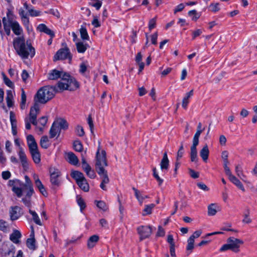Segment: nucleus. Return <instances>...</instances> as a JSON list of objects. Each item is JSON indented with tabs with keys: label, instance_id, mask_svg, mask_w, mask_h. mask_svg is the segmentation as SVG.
Instances as JSON below:
<instances>
[{
	"label": "nucleus",
	"instance_id": "nucleus-1",
	"mask_svg": "<svg viewBox=\"0 0 257 257\" xmlns=\"http://www.w3.org/2000/svg\"><path fill=\"white\" fill-rule=\"evenodd\" d=\"M59 78H61V80L58 83L56 88L60 91H73L79 87L78 82L74 78L63 71L54 69L49 73L48 78L50 80H56Z\"/></svg>",
	"mask_w": 257,
	"mask_h": 257
},
{
	"label": "nucleus",
	"instance_id": "nucleus-2",
	"mask_svg": "<svg viewBox=\"0 0 257 257\" xmlns=\"http://www.w3.org/2000/svg\"><path fill=\"white\" fill-rule=\"evenodd\" d=\"M13 46L17 53L23 59H27L29 56L33 57L35 55V49L28 41L26 42L23 36L15 38Z\"/></svg>",
	"mask_w": 257,
	"mask_h": 257
},
{
	"label": "nucleus",
	"instance_id": "nucleus-3",
	"mask_svg": "<svg viewBox=\"0 0 257 257\" xmlns=\"http://www.w3.org/2000/svg\"><path fill=\"white\" fill-rule=\"evenodd\" d=\"M61 91L56 86H44L37 91L34 97V101L37 103L45 104L54 96L55 93Z\"/></svg>",
	"mask_w": 257,
	"mask_h": 257
},
{
	"label": "nucleus",
	"instance_id": "nucleus-4",
	"mask_svg": "<svg viewBox=\"0 0 257 257\" xmlns=\"http://www.w3.org/2000/svg\"><path fill=\"white\" fill-rule=\"evenodd\" d=\"M9 184L12 187V191L18 197H21L24 192H26V195L31 197L34 192L32 184H27L18 179L10 180Z\"/></svg>",
	"mask_w": 257,
	"mask_h": 257
},
{
	"label": "nucleus",
	"instance_id": "nucleus-5",
	"mask_svg": "<svg viewBox=\"0 0 257 257\" xmlns=\"http://www.w3.org/2000/svg\"><path fill=\"white\" fill-rule=\"evenodd\" d=\"M95 170L97 173L106 171L104 168L107 166L106 154L104 150H100V142L98 143V147L96 154Z\"/></svg>",
	"mask_w": 257,
	"mask_h": 257
},
{
	"label": "nucleus",
	"instance_id": "nucleus-6",
	"mask_svg": "<svg viewBox=\"0 0 257 257\" xmlns=\"http://www.w3.org/2000/svg\"><path fill=\"white\" fill-rule=\"evenodd\" d=\"M243 244V240L233 237H230L227 240V243L223 244L219 250L220 251H224L230 249L237 253L240 251V246Z\"/></svg>",
	"mask_w": 257,
	"mask_h": 257
},
{
	"label": "nucleus",
	"instance_id": "nucleus-7",
	"mask_svg": "<svg viewBox=\"0 0 257 257\" xmlns=\"http://www.w3.org/2000/svg\"><path fill=\"white\" fill-rule=\"evenodd\" d=\"M68 59L70 62L72 59V55L69 48L67 47L59 49L54 57V61L59 60Z\"/></svg>",
	"mask_w": 257,
	"mask_h": 257
},
{
	"label": "nucleus",
	"instance_id": "nucleus-8",
	"mask_svg": "<svg viewBox=\"0 0 257 257\" xmlns=\"http://www.w3.org/2000/svg\"><path fill=\"white\" fill-rule=\"evenodd\" d=\"M140 239L142 240L149 237L152 233V228L150 226H141L137 228Z\"/></svg>",
	"mask_w": 257,
	"mask_h": 257
},
{
	"label": "nucleus",
	"instance_id": "nucleus-9",
	"mask_svg": "<svg viewBox=\"0 0 257 257\" xmlns=\"http://www.w3.org/2000/svg\"><path fill=\"white\" fill-rule=\"evenodd\" d=\"M23 214L22 208L19 206H15L10 208L9 215L12 221L18 219Z\"/></svg>",
	"mask_w": 257,
	"mask_h": 257
},
{
	"label": "nucleus",
	"instance_id": "nucleus-10",
	"mask_svg": "<svg viewBox=\"0 0 257 257\" xmlns=\"http://www.w3.org/2000/svg\"><path fill=\"white\" fill-rule=\"evenodd\" d=\"M60 175V172L57 169L54 168L50 169V181L52 185L56 186L59 185Z\"/></svg>",
	"mask_w": 257,
	"mask_h": 257
},
{
	"label": "nucleus",
	"instance_id": "nucleus-11",
	"mask_svg": "<svg viewBox=\"0 0 257 257\" xmlns=\"http://www.w3.org/2000/svg\"><path fill=\"white\" fill-rule=\"evenodd\" d=\"M39 111L40 108L39 104L35 102L34 105L31 108L29 118H28L30 121H31V123L34 125H36L37 124V117L38 114L39 113Z\"/></svg>",
	"mask_w": 257,
	"mask_h": 257
},
{
	"label": "nucleus",
	"instance_id": "nucleus-12",
	"mask_svg": "<svg viewBox=\"0 0 257 257\" xmlns=\"http://www.w3.org/2000/svg\"><path fill=\"white\" fill-rule=\"evenodd\" d=\"M98 174L100 176L101 180V182L100 184V188L103 190L106 191L107 188L106 184H107L109 182V179L108 176L107 171H103V172L98 173Z\"/></svg>",
	"mask_w": 257,
	"mask_h": 257
},
{
	"label": "nucleus",
	"instance_id": "nucleus-13",
	"mask_svg": "<svg viewBox=\"0 0 257 257\" xmlns=\"http://www.w3.org/2000/svg\"><path fill=\"white\" fill-rule=\"evenodd\" d=\"M230 182L234 184L237 188L240 189L243 192H245V188L242 183L231 173L227 175Z\"/></svg>",
	"mask_w": 257,
	"mask_h": 257
},
{
	"label": "nucleus",
	"instance_id": "nucleus-14",
	"mask_svg": "<svg viewBox=\"0 0 257 257\" xmlns=\"http://www.w3.org/2000/svg\"><path fill=\"white\" fill-rule=\"evenodd\" d=\"M199 143L192 142V145L190 148V159L191 162H197V146Z\"/></svg>",
	"mask_w": 257,
	"mask_h": 257
},
{
	"label": "nucleus",
	"instance_id": "nucleus-15",
	"mask_svg": "<svg viewBox=\"0 0 257 257\" xmlns=\"http://www.w3.org/2000/svg\"><path fill=\"white\" fill-rule=\"evenodd\" d=\"M19 156L23 168L25 170H27L28 168L27 158L22 148H20L19 149Z\"/></svg>",
	"mask_w": 257,
	"mask_h": 257
},
{
	"label": "nucleus",
	"instance_id": "nucleus-16",
	"mask_svg": "<svg viewBox=\"0 0 257 257\" xmlns=\"http://www.w3.org/2000/svg\"><path fill=\"white\" fill-rule=\"evenodd\" d=\"M21 236V232L18 230L15 229L10 235V239L14 243L19 244L20 242V239Z\"/></svg>",
	"mask_w": 257,
	"mask_h": 257
},
{
	"label": "nucleus",
	"instance_id": "nucleus-17",
	"mask_svg": "<svg viewBox=\"0 0 257 257\" xmlns=\"http://www.w3.org/2000/svg\"><path fill=\"white\" fill-rule=\"evenodd\" d=\"M99 239L97 235H93L91 236L87 240V246L88 248L91 249L93 248Z\"/></svg>",
	"mask_w": 257,
	"mask_h": 257
},
{
	"label": "nucleus",
	"instance_id": "nucleus-18",
	"mask_svg": "<svg viewBox=\"0 0 257 257\" xmlns=\"http://www.w3.org/2000/svg\"><path fill=\"white\" fill-rule=\"evenodd\" d=\"M169 165V161L168 158L167 153L165 152L163 158L161 161L160 166L161 169L163 171L168 170Z\"/></svg>",
	"mask_w": 257,
	"mask_h": 257
},
{
	"label": "nucleus",
	"instance_id": "nucleus-19",
	"mask_svg": "<svg viewBox=\"0 0 257 257\" xmlns=\"http://www.w3.org/2000/svg\"><path fill=\"white\" fill-rule=\"evenodd\" d=\"M209 154L208 145L205 144L200 151V155L204 162H206Z\"/></svg>",
	"mask_w": 257,
	"mask_h": 257
},
{
	"label": "nucleus",
	"instance_id": "nucleus-20",
	"mask_svg": "<svg viewBox=\"0 0 257 257\" xmlns=\"http://www.w3.org/2000/svg\"><path fill=\"white\" fill-rule=\"evenodd\" d=\"M37 30H39L40 32H44L50 35L51 37H53L54 36V32L49 28H48L45 24H40L37 27Z\"/></svg>",
	"mask_w": 257,
	"mask_h": 257
},
{
	"label": "nucleus",
	"instance_id": "nucleus-21",
	"mask_svg": "<svg viewBox=\"0 0 257 257\" xmlns=\"http://www.w3.org/2000/svg\"><path fill=\"white\" fill-rule=\"evenodd\" d=\"M67 160L73 165H76L78 163V159L77 156L72 152H68L66 154Z\"/></svg>",
	"mask_w": 257,
	"mask_h": 257
},
{
	"label": "nucleus",
	"instance_id": "nucleus-22",
	"mask_svg": "<svg viewBox=\"0 0 257 257\" xmlns=\"http://www.w3.org/2000/svg\"><path fill=\"white\" fill-rule=\"evenodd\" d=\"M11 28L15 35L21 36V35L23 33V29L17 22L14 21L12 24Z\"/></svg>",
	"mask_w": 257,
	"mask_h": 257
},
{
	"label": "nucleus",
	"instance_id": "nucleus-23",
	"mask_svg": "<svg viewBox=\"0 0 257 257\" xmlns=\"http://www.w3.org/2000/svg\"><path fill=\"white\" fill-rule=\"evenodd\" d=\"M60 133V129L57 126L54 122L49 132L50 137L51 138H54L57 134L59 136Z\"/></svg>",
	"mask_w": 257,
	"mask_h": 257
},
{
	"label": "nucleus",
	"instance_id": "nucleus-24",
	"mask_svg": "<svg viewBox=\"0 0 257 257\" xmlns=\"http://www.w3.org/2000/svg\"><path fill=\"white\" fill-rule=\"evenodd\" d=\"M203 131L204 128L202 129V124L199 122L197 125V131L193 137L192 142L199 143L200 136Z\"/></svg>",
	"mask_w": 257,
	"mask_h": 257
},
{
	"label": "nucleus",
	"instance_id": "nucleus-25",
	"mask_svg": "<svg viewBox=\"0 0 257 257\" xmlns=\"http://www.w3.org/2000/svg\"><path fill=\"white\" fill-rule=\"evenodd\" d=\"M54 122L57 126L61 130H67L68 127V124L66 120L60 118L55 121Z\"/></svg>",
	"mask_w": 257,
	"mask_h": 257
},
{
	"label": "nucleus",
	"instance_id": "nucleus-26",
	"mask_svg": "<svg viewBox=\"0 0 257 257\" xmlns=\"http://www.w3.org/2000/svg\"><path fill=\"white\" fill-rule=\"evenodd\" d=\"M143 56L141 52H139L136 57V62L139 66V72H141L144 68L145 64L142 62Z\"/></svg>",
	"mask_w": 257,
	"mask_h": 257
},
{
	"label": "nucleus",
	"instance_id": "nucleus-27",
	"mask_svg": "<svg viewBox=\"0 0 257 257\" xmlns=\"http://www.w3.org/2000/svg\"><path fill=\"white\" fill-rule=\"evenodd\" d=\"M76 49L78 53H83L89 47L87 44L84 43L82 42H79L76 43Z\"/></svg>",
	"mask_w": 257,
	"mask_h": 257
},
{
	"label": "nucleus",
	"instance_id": "nucleus-28",
	"mask_svg": "<svg viewBox=\"0 0 257 257\" xmlns=\"http://www.w3.org/2000/svg\"><path fill=\"white\" fill-rule=\"evenodd\" d=\"M71 176L75 180L77 183L85 178L83 174L78 171H72L71 173Z\"/></svg>",
	"mask_w": 257,
	"mask_h": 257
},
{
	"label": "nucleus",
	"instance_id": "nucleus-29",
	"mask_svg": "<svg viewBox=\"0 0 257 257\" xmlns=\"http://www.w3.org/2000/svg\"><path fill=\"white\" fill-rule=\"evenodd\" d=\"M193 90H191L189 92L187 93L182 100V105L184 109H186L188 104L189 103V99L193 95Z\"/></svg>",
	"mask_w": 257,
	"mask_h": 257
},
{
	"label": "nucleus",
	"instance_id": "nucleus-30",
	"mask_svg": "<svg viewBox=\"0 0 257 257\" xmlns=\"http://www.w3.org/2000/svg\"><path fill=\"white\" fill-rule=\"evenodd\" d=\"M219 208L217 204L216 203H212L208 206V214L210 216H213L216 214L217 212V209Z\"/></svg>",
	"mask_w": 257,
	"mask_h": 257
},
{
	"label": "nucleus",
	"instance_id": "nucleus-31",
	"mask_svg": "<svg viewBox=\"0 0 257 257\" xmlns=\"http://www.w3.org/2000/svg\"><path fill=\"white\" fill-rule=\"evenodd\" d=\"M77 184L80 188L84 192H88L89 191V186L85 178L78 182Z\"/></svg>",
	"mask_w": 257,
	"mask_h": 257
},
{
	"label": "nucleus",
	"instance_id": "nucleus-32",
	"mask_svg": "<svg viewBox=\"0 0 257 257\" xmlns=\"http://www.w3.org/2000/svg\"><path fill=\"white\" fill-rule=\"evenodd\" d=\"M133 190L135 192V196L141 204H142L145 199L149 198V196L147 195H142L141 192L136 188L134 187L133 188Z\"/></svg>",
	"mask_w": 257,
	"mask_h": 257
},
{
	"label": "nucleus",
	"instance_id": "nucleus-33",
	"mask_svg": "<svg viewBox=\"0 0 257 257\" xmlns=\"http://www.w3.org/2000/svg\"><path fill=\"white\" fill-rule=\"evenodd\" d=\"M242 222L244 224H249L252 222V219L250 217V210L249 209L246 210V211L243 214V219Z\"/></svg>",
	"mask_w": 257,
	"mask_h": 257
},
{
	"label": "nucleus",
	"instance_id": "nucleus-34",
	"mask_svg": "<svg viewBox=\"0 0 257 257\" xmlns=\"http://www.w3.org/2000/svg\"><path fill=\"white\" fill-rule=\"evenodd\" d=\"M13 92L11 90H8L7 92V97H6V101L7 105L8 107H10L13 106Z\"/></svg>",
	"mask_w": 257,
	"mask_h": 257
},
{
	"label": "nucleus",
	"instance_id": "nucleus-35",
	"mask_svg": "<svg viewBox=\"0 0 257 257\" xmlns=\"http://www.w3.org/2000/svg\"><path fill=\"white\" fill-rule=\"evenodd\" d=\"M194 240L193 239L190 238L189 237L187 240V245L186 247L187 255H189L190 253L192 252V250L193 249L194 247Z\"/></svg>",
	"mask_w": 257,
	"mask_h": 257
},
{
	"label": "nucleus",
	"instance_id": "nucleus-36",
	"mask_svg": "<svg viewBox=\"0 0 257 257\" xmlns=\"http://www.w3.org/2000/svg\"><path fill=\"white\" fill-rule=\"evenodd\" d=\"M40 145L44 149H47L50 146V144L49 143V139L47 136H43L40 140Z\"/></svg>",
	"mask_w": 257,
	"mask_h": 257
},
{
	"label": "nucleus",
	"instance_id": "nucleus-37",
	"mask_svg": "<svg viewBox=\"0 0 257 257\" xmlns=\"http://www.w3.org/2000/svg\"><path fill=\"white\" fill-rule=\"evenodd\" d=\"M27 246L28 247L32 250H35L36 246L35 245V239L34 237L28 238L26 242Z\"/></svg>",
	"mask_w": 257,
	"mask_h": 257
},
{
	"label": "nucleus",
	"instance_id": "nucleus-38",
	"mask_svg": "<svg viewBox=\"0 0 257 257\" xmlns=\"http://www.w3.org/2000/svg\"><path fill=\"white\" fill-rule=\"evenodd\" d=\"M29 212L32 215L33 219L35 223L39 225H42V223L37 213L35 211H33L31 209H29Z\"/></svg>",
	"mask_w": 257,
	"mask_h": 257
},
{
	"label": "nucleus",
	"instance_id": "nucleus-39",
	"mask_svg": "<svg viewBox=\"0 0 257 257\" xmlns=\"http://www.w3.org/2000/svg\"><path fill=\"white\" fill-rule=\"evenodd\" d=\"M235 170L237 176L242 180H244V178H245L246 176L243 174L241 166L239 165L236 166Z\"/></svg>",
	"mask_w": 257,
	"mask_h": 257
},
{
	"label": "nucleus",
	"instance_id": "nucleus-40",
	"mask_svg": "<svg viewBox=\"0 0 257 257\" xmlns=\"http://www.w3.org/2000/svg\"><path fill=\"white\" fill-rule=\"evenodd\" d=\"M155 204H151L149 205H146L144 209L143 210V215L144 216L150 214L152 213V209L154 208Z\"/></svg>",
	"mask_w": 257,
	"mask_h": 257
},
{
	"label": "nucleus",
	"instance_id": "nucleus-41",
	"mask_svg": "<svg viewBox=\"0 0 257 257\" xmlns=\"http://www.w3.org/2000/svg\"><path fill=\"white\" fill-rule=\"evenodd\" d=\"M33 158V161L36 164H39L40 162V154L39 151L30 153Z\"/></svg>",
	"mask_w": 257,
	"mask_h": 257
},
{
	"label": "nucleus",
	"instance_id": "nucleus-42",
	"mask_svg": "<svg viewBox=\"0 0 257 257\" xmlns=\"http://www.w3.org/2000/svg\"><path fill=\"white\" fill-rule=\"evenodd\" d=\"M80 33L81 38L82 40H88L89 39V36L85 28L81 26V28L80 29Z\"/></svg>",
	"mask_w": 257,
	"mask_h": 257
},
{
	"label": "nucleus",
	"instance_id": "nucleus-43",
	"mask_svg": "<svg viewBox=\"0 0 257 257\" xmlns=\"http://www.w3.org/2000/svg\"><path fill=\"white\" fill-rule=\"evenodd\" d=\"M10 13V11L8 12L7 17H4L3 19V23L4 28H6V27L12 26V24L14 22L8 18Z\"/></svg>",
	"mask_w": 257,
	"mask_h": 257
},
{
	"label": "nucleus",
	"instance_id": "nucleus-44",
	"mask_svg": "<svg viewBox=\"0 0 257 257\" xmlns=\"http://www.w3.org/2000/svg\"><path fill=\"white\" fill-rule=\"evenodd\" d=\"M73 148L76 151L81 152L83 150V145L79 141H75L73 142Z\"/></svg>",
	"mask_w": 257,
	"mask_h": 257
},
{
	"label": "nucleus",
	"instance_id": "nucleus-45",
	"mask_svg": "<svg viewBox=\"0 0 257 257\" xmlns=\"http://www.w3.org/2000/svg\"><path fill=\"white\" fill-rule=\"evenodd\" d=\"M219 6L220 5L218 3H211L209 6V8L210 9V10L211 12L216 13L220 11V8Z\"/></svg>",
	"mask_w": 257,
	"mask_h": 257
},
{
	"label": "nucleus",
	"instance_id": "nucleus-46",
	"mask_svg": "<svg viewBox=\"0 0 257 257\" xmlns=\"http://www.w3.org/2000/svg\"><path fill=\"white\" fill-rule=\"evenodd\" d=\"M36 187L39 189L40 192L44 196L47 194L44 185L42 184L41 181H37L36 184Z\"/></svg>",
	"mask_w": 257,
	"mask_h": 257
},
{
	"label": "nucleus",
	"instance_id": "nucleus-47",
	"mask_svg": "<svg viewBox=\"0 0 257 257\" xmlns=\"http://www.w3.org/2000/svg\"><path fill=\"white\" fill-rule=\"evenodd\" d=\"M96 206L103 211L107 210L108 207L106 203L102 201H95Z\"/></svg>",
	"mask_w": 257,
	"mask_h": 257
},
{
	"label": "nucleus",
	"instance_id": "nucleus-48",
	"mask_svg": "<svg viewBox=\"0 0 257 257\" xmlns=\"http://www.w3.org/2000/svg\"><path fill=\"white\" fill-rule=\"evenodd\" d=\"M26 95L23 89L22 91L21 94V108L22 109L25 108L26 102Z\"/></svg>",
	"mask_w": 257,
	"mask_h": 257
},
{
	"label": "nucleus",
	"instance_id": "nucleus-49",
	"mask_svg": "<svg viewBox=\"0 0 257 257\" xmlns=\"http://www.w3.org/2000/svg\"><path fill=\"white\" fill-rule=\"evenodd\" d=\"M8 228L9 225L7 222L4 220L0 219V230L4 232H7Z\"/></svg>",
	"mask_w": 257,
	"mask_h": 257
},
{
	"label": "nucleus",
	"instance_id": "nucleus-50",
	"mask_svg": "<svg viewBox=\"0 0 257 257\" xmlns=\"http://www.w3.org/2000/svg\"><path fill=\"white\" fill-rule=\"evenodd\" d=\"M77 202L80 207L81 211H82V210L86 207L85 203L84 200L81 197L77 196Z\"/></svg>",
	"mask_w": 257,
	"mask_h": 257
},
{
	"label": "nucleus",
	"instance_id": "nucleus-51",
	"mask_svg": "<svg viewBox=\"0 0 257 257\" xmlns=\"http://www.w3.org/2000/svg\"><path fill=\"white\" fill-rule=\"evenodd\" d=\"M188 15L189 16L192 17V20L195 21H197L200 17V16L197 14L196 10L190 11L188 12Z\"/></svg>",
	"mask_w": 257,
	"mask_h": 257
},
{
	"label": "nucleus",
	"instance_id": "nucleus-52",
	"mask_svg": "<svg viewBox=\"0 0 257 257\" xmlns=\"http://www.w3.org/2000/svg\"><path fill=\"white\" fill-rule=\"evenodd\" d=\"M76 134L79 137H82L84 135V131L83 128L79 125H77L75 128Z\"/></svg>",
	"mask_w": 257,
	"mask_h": 257
},
{
	"label": "nucleus",
	"instance_id": "nucleus-53",
	"mask_svg": "<svg viewBox=\"0 0 257 257\" xmlns=\"http://www.w3.org/2000/svg\"><path fill=\"white\" fill-rule=\"evenodd\" d=\"M3 76L5 83L9 87L13 88L14 84L12 81H11L4 73H3Z\"/></svg>",
	"mask_w": 257,
	"mask_h": 257
},
{
	"label": "nucleus",
	"instance_id": "nucleus-54",
	"mask_svg": "<svg viewBox=\"0 0 257 257\" xmlns=\"http://www.w3.org/2000/svg\"><path fill=\"white\" fill-rule=\"evenodd\" d=\"M229 162L228 159L226 160H223V167L224 169L225 173L226 175L231 173L229 168L228 167Z\"/></svg>",
	"mask_w": 257,
	"mask_h": 257
},
{
	"label": "nucleus",
	"instance_id": "nucleus-55",
	"mask_svg": "<svg viewBox=\"0 0 257 257\" xmlns=\"http://www.w3.org/2000/svg\"><path fill=\"white\" fill-rule=\"evenodd\" d=\"M156 17L151 19L149 22V29L150 31H151L153 29L155 28L156 26Z\"/></svg>",
	"mask_w": 257,
	"mask_h": 257
},
{
	"label": "nucleus",
	"instance_id": "nucleus-56",
	"mask_svg": "<svg viewBox=\"0 0 257 257\" xmlns=\"http://www.w3.org/2000/svg\"><path fill=\"white\" fill-rule=\"evenodd\" d=\"M27 140L28 146L37 144L34 137L31 135L27 136Z\"/></svg>",
	"mask_w": 257,
	"mask_h": 257
},
{
	"label": "nucleus",
	"instance_id": "nucleus-57",
	"mask_svg": "<svg viewBox=\"0 0 257 257\" xmlns=\"http://www.w3.org/2000/svg\"><path fill=\"white\" fill-rule=\"evenodd\" d=\"M10 115L11 125H17V120L15 113L13 111H11Z\"/></svg>",
	"mask_w": 257,
	"mask_h": 257
},
{
	"label": "nucleus",
	"instance_id": "nucleus-58",
	"mask_svg": "<svg viewBox=\"0 0 257 257\" xmlns=\"http://www.w3.org/2000/svg\"><path fill=\"white\" fill-rule=\"evenodd\" d=\"M87 121H88V123L89 126V127H90L91 133L93 134V133L94 125H93L92 118L90 115H89L88 117Z\"/></svg>",
	"mask_w": 257,
	"mask_h": 257
},
{
	"label": "nucleus",
	"instance_id": "nucleus-59",
	"mask_svg": "<svg viewBox=\"0 0 257 257\" xmlns=\"http://www.w3.org/2000/svg\"><path fill=\"white\" fill-rule=\"evenodd\" d=\"M28 12L29 13L30 15L32 17H37L39 16L40 14V12L37 11L32 9L28 10Z\"/></svg>",
	"mask_w": 257,
	"mask_h": 257
},
{
	"label": "nucleus",
	"instance_id": "nucleus-60",
	"mask_svg": "<svg viewBox=\"0 0 257 257\" xmlns=\"http://www.w3.org/2000/svg\"><path fill=\"white\" fill-rule=\"evenodd\" d=\"M22 201L28 207L30 208L31 207V204L30 202V197H29L26 195L25 198L22 199Z\"/></svg>",
	"mask_w": 257,
	"mask_h": 257
},
{
	"label": "nucleus",
	"instance_id": "nucleus-61",
	"mask_svg": "<svg viewBox=\"0 0 257 257\" xmlns=\"http://www.w3.org/2000/svg\"><path fill=\"white\" fill-rule=\"evenodd\" d=\"M11 176V172L9 171H4L2 173V176L3 179L8 180Z\"/></svg>",
	"mask_w": 257,
	"mask_h": 257
},
{
	"label": "nucleus",
	"instance_id": "nucleus-62",
	"mask_svg": "<svg viewBox=\"0 0 257 257\" xmlns=\"http://www.w3.org/2000/svg\"><path fill=\"white\" fill-rule=\"evenodd\" d=\"M165 234L164 229L161 226H159L158 230L156 234L157 236H164Z\"/></svg>",
	"mask_w": 257,
	"mask_h": 257
},
{
	"label": "nucleus",
	"instance_id": "nucleus-63",
	"mask_svg": "<svg viewBox=\"0 0 257 257\" xmlns=\"http://www.w3.org/2000/svg\"><path fill=\"white\" fill-rule=\"evenodd\" d=\"M87 69V66L85 64V63H82L80 65L79 72L81 74H84L86 71Z\"/></svg>",
	"mask_w": 257,
	"mask_h": 257
},
{
	"label": "nucleus",
	"instance_id": "nucleus-64",
	"mask_svg": "<svg viewBox=\"0 0 257 257\" xmlns=\"http://www.w3.org/2000/svg\"><path fill=\"white\" fill-rule=\"evenodd\" d=\"M47 117L46 116H42L40 117L38 120L39 123L43 126H44L47 122Z\"/></svg>",
	"mask_w": 257,
	"mask_h": 257
}]
</instances>
